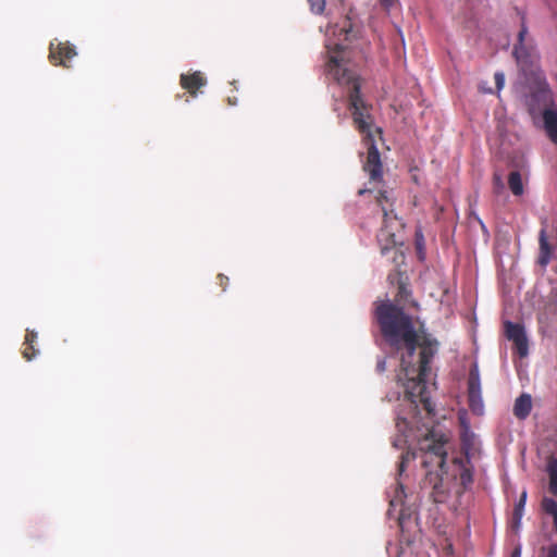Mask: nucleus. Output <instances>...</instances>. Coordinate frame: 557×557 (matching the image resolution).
Returning a JSON list of instances; mask_svg holds the SVG:
<instances>
[{
	"mask_svg": "<svg viewBox=\"0 0 557 557\" xmlns=\"http://www.w3.org/2000/svg\"><path fill=\"white\" fill-rule=\"evenodd\" d=\"M368 191H369L368 189H360V190L358 191V194H359V195H363V194H366V193H368Z\"/></svg>",
	"mask_w": 557,
	"mask_h": 557,
	"instance_id": "obj_33",
	"label": "nucleus"
},
{
	"mask_svg": "<svg viewBox=\"0 0 557 557\" xmlns=\"http://www.w3.org/2000/svg\"><path fill=\"white\" fill-rule=\"evenodd\" d=\"M527 495H528L527 491H522L519 500L515 505L512 518H511V527L513 530H518L520 527L525 502H527Z\"/></svg>",
	"mask_w": 557,
	"mask_h": 557,
	"instance_id": "obj_15",
	"label": "nucleus"
},
{
	"mask_svg": "<svg viewBox=\"0 0 557 557\" xmlns=\"http://www.w3.org/2000/svg\"><path fill=\"white\" fill-rule=\"evenodd\" d=\"M542 509L553 517L554 527L557 531V502L553 498L544 497L542 500Z\"/></svg>",
	"mask_w": 557,
	"mask_h": 557,
	"instance_id": "obj_18",
	"label": "nucleus"
},
{
	"mask_svg": "<svg viewBox=\"0 0 557 557\" xmlns=\"http://www.w3.org/2000/svg\"><path fill=\"white\" fill-rule=\"evenodd\" d=\"M527 35L528 28L522 24L518 34V44L513 48L516 61L524 73L532 72V69L537 61V54L534 47L524 42Z\"/></svg>",
	"mask_w": 557,
	"mask_h": 557,
	"instance_id": "obj_6",
	"label": "nucleus"
},
{
	"mask_svg": "<svg viewBox=\"0 0 557 557\" xmlns=\"http://www.w3.org/2000/svg\"><path fill=\"white\" fill-rule=\"evenodd\" d=\"M429 459L421 462L424 467L429 462L440 468V473L428 472L426 481L433 483L431 497L436 504H446L451 498L450 507L457 509L461 505V497L473 484V467L470 455H428Z\"/></svg>",
	"mask_w": 557,
	"mask_h": 557,
	"instance_id": "obj_2",
	"label": "nucleus"
},
{
	"mask_svg": "<svg viewBox=\"0 0 557 557\" xmlns=\"http://www.w3.org/2000/svg\"><path fill=\"white\" fill-rule=\"evenodd\" d=\"M24 345V349L22 351V355H23V358H25L27 361H30L32 359H34L37 354H38V350L35 348V345L34 344H23Z\"/></svg>",
	"mask_w": 557,
	"mask_h": 557,
	"instance_id": "obj_21",
	"label": "nucleus"
},
{
	"mask_svg": "<svg viewBox=\"0 0 557 557\" xmlns=\"http://www.w3.org/2000/svg\"><path fill=\"white\" fill-rule=\"evenodd\" d=\"M460 421V441H461V451L460 453H475L478 450L476 447V436L470 430V426L466 420L463 414L459 416Z\"/></svg>",
	"mask_w": 557,
	"mask_h": 557,
	"instance_id": "obj_12",
	"label": "nucleus"
},
{
	"mask_svg": "<svg viewBox=\"0 0 557 557\" xmlns=\"http://www.w3.org/2000/svg\"><path fill=\"white\" fill-rule=\"evenodd\" d=\"M308 3L314 14H322L324 12L325 0H308Z\"/></svg>",
	"mask_w": 557,
	"mask_h": 557,
	"instance_id": "obj_22",
	"label": "nucleus"
},
{
	"mask_svg": "<svg viewBox=\"0 0 557 557\" xmlns=\"http://www.w3.org/2000/svg\"><path fill=\"white\" fill-rule=\"evenodd\" d=\"M76 55L75 47L69 42H51L49 59L54 65L70 67L69 62Z\"/></svg>",
	"mask_w": 557,
	"mask_h": 557,
	"instance_id": "obj_9",
	"label": "nucleus"
},
{
	"mask_svg": "<svg viewBox=\"0 0 557 557\" xmlns=\"http://www.w3.org/2000/svg\"><path fill=\"white\" fill-rule=\"evenodd\" d=\"M546 471L549 476L548 491L554 496H557V469H556V466L547 465Z\"/></svg>",
	"mask_w": 557,
	"mask_h": 557,
	"instance_id": "obj_20",
	"label": "nucleus"
},
{
	"mask_svg": "<svg viewBox=\"0 0 557 557\" xmlns=\"http://www.w3.org/2000/svg\"><path fill=\"white\" fill-rule=\"evenodd\" d=\"M508 186L515 196H521L523 194V184L520 172L512 171L509 173Z\"/></svg>",
	"mask_w": 557,
	"mask_h": 557,
	"instance_id": "obj_17",
	"label": "nucleus"
},
{
	"mask_svg": "<svg viewBox=\"0 0 557 557\" xmlns=\"http://www.w3.org/2000/svg\"><path fill=\"white\" fill-rule=\"evenodd\" d=\"M505 333L509 341H512L520 357H525L529 352V343L521 324L506 322Z\"/></svg>",
	"mask_w": 557,
	"mask_h": 557,
	"instance_id": "obj_10",
	"label": "nucleus"
},
{
	"mask_svg": "<svg viewBox=\"0 0 557 557\" xmlns=\"http://www.w3.org/2000/svg\"><path fill=\"white\" fill-rule=\"evenodd\" d=\"M468 404L471 411L481 416L484 412V403L482 398L481 379L479 367L476 363L472 364L468 376Z\"/></svg>",
	"mask_w": 557,
	"mask_h": 557,
	"instance_id": "obj_7",
	"label": "nucleus"
},
{
	"mask_svg": "<svg viewBox=\"0 0 557 557\" xmlns=\"http://www.w3.org/2000/svg\"><path fill=\"white\" fill-rule=\"evenodd\" d=\"M398 485H399V488H400L401 494H404L403 485H401V484H398Z\"/></svg>",
	"mask_w": 557,
	"mask_h": 557,
	"instance_id": "obj_35",
	"label": "nucleus"
},
{
	"mask_svg": "<svg viewBox=\"0 0 557 557\" xmlns=\"http://www.w3.org/2000/svg\"><path fill=\"white\" fill-rule=\"evenodd\" d=\"M380 3L386 11H389L398 3V0H380Z\"/></svg>",
	"mask_w": 557,
	"mask_h": 557,
	"instance_id": "obj_26",
	"label": "nucleus"
},
{
	"mask_svg": "<svg viewBox=\"0 0 557 557\" xmlns=\"http://www.w3.org/2000/svg\"><path fill=\"white\" fill-rule=\"evenodd\" d=\"M416 455H401V461L398 465L399 474H401L405 470V466L411 458H414Z\"/></svg>",
	"mask_w": 557,
	"mask_h": 557,
	"instance_id": "obj_24",
	"label": "nucleus"
},
{
	"mask_svg": "<svg viewBox=\"0 0 557 557\" xmlns=\"http://www.w3.org/2000/svg\"><path fill=\"white\" fill-rule=\"evenodd\" d=\"M396 434L393 447L406 453H447L451 435L440 425L426 429L423 433L414 431L411 423L400 414L396 417Z\"/></svg>",
	"mask_w": 557,
	"mask_h": 557,
	"instance_id": "obj_4",
	"label": "nucleus"
},
{
	"mask_svg": "<svg viewBox=\"0 0 557 557\" xmlns=\"http://www.w3.org/2000/svg\"><path fill=\"white\" fill-rule=\"evenodd\" d=\"M552 256V248L547 242L545 230L540 232V257L539 263L543 267L547 265Z\"/></svg>",
	"mask_w": 557,
	"mask_h": 557,
	"instance_id": "obj_16",
	"label": "nucleus"
},
{
	"mask_svg": "<svg viewBox=\"0 0 557 557\" xmlns=\"http://www.w3.org/2000/svg\"><path fill=\"white\" fill-rule=\"evenodd\" d=\"M546 557H557V545H553L548 549V554Z\"/></svg>",
	"mask_w": 557,
	"mask_h": 557,
	"instance_id": "obj_29",
	"label": "nucleus"
},
{
	"mask_svg": "<svg viewBox=\"0 0 557 557\" xmlns=\"http://www.w3.org/2000/svg\"><path fill=\"white\" fill-rule=\"evenodd\" d=\"M376 203L383 212V225L377 233V242L381 246L382 255H386L391 250H395L396 246V232L404 227V223L395 214L393 201L388 191L381 190L376 195Z\"/></svg>",
	"mask_w": 557,
	"mask_h": 557,
	"instance_id": "obj_5",
	"label": "nucleus"
},
{
	"mask_svg": "<svg viewBox=\"0 0 557 557\" xmlns=\"http://www.w3.org/2000/svg\"><path fill=\"white\" fill-rule=\"evenodd\" d=\"M495 83H496V87L497 89H502L504 87V84H505V76L503 73H495Z\"/></svg>",
	"mask_w": 557,
	"mask_h": 557,
	"instance_id": "obj_25",
	"label": "nucleus"
},
{
	"mask_svg": "<svg viewBox=\"0 0 557 557\" xmlns=\"http://www.w3.org/2000/svg\"><path fill=\"white\" fill-rule=\"evenodd\" d=\"M543 120L548 137L557 145V111L546 109L543 113Z\"/></svg>",
	"mask_w": 557,
	"mask_h": 557,
	"instance_id": "obj_13",
	"label": "nucleus"
},
{
	"mask_svg": "<svg viewBox=\"0 0 557 557\" xmlns=\"http://www.w3.org/2000/svg\"><path fill=\"white\" fill-rule=\"evenodd\" d=\"M37 337H38L37 332H35L33 330L32 331L27 330L24 342H25V344H34L35 345Z\"/></svg>",
	"mask_w": 557,
	"mask_h": 557,
	"instance_id": "obj_23",
	"label": "nucleus"
},
{
	"mask_svg": "<svg viewBox=\"0 0 557 557\" xmlns=\"http://www.w3.org/2000/svg\"><path fill=\"white\" fill-rule=\"evenodd\" d=\"M396 502L401 503V496L398 494L391 500V506H395Z\"/></svg>",
	"mask_w": 557,
	"mask_h": 557,
	"instance_id": "obj_30",
	"label": "nucleus"
},
{
	"mask_svg": "<svg viewBox=\"0 0 557 557\" xmlns=\"http://www.w3.org/2000/svg\"><path fill=\"white\" fill-rule=\"evenodd\" d=\"M363 141L368 146L367 160L363 164V170L369 174L371 181L380 182L383 176V164L380 152L375 146L374 138Z\"/></svg>",
	"mask_w": 557,
	"mask_h": 557,
	"instance_id": "obj_8",
	"label": "nucleus"
},
{
	"mask_svg": "<svg viewBox=\"0 0 557 557\" xmlns=\"http://www.w3.org/2000/svg\"><path fill=\"white\" fill-rule=\"evenodd\" d=\"M410 295H411V292L408 288L407 284L401 278H399L397 294H396V301L405 305L408 302Z\"/></svg>",
	"mask_w": 557,
	"mask_h": 557,
	"instance_id": "obj_19",
	"label": "nucleus"
},
{
	"mask_svg": "<svg viewBox=\"0 0 557 557\" xmlns=\"http://www.w3.org/2000/svg\"><path fill=\"white\" fill-rule=\"evenodd\" d=\"M531 409H532L531 396L529 394H522L515 401L513 414L518 419L523 420L530 414Z\"/></svg>",
	"mask_w": 557,
	"mask_h": 557,
	"instance_id": "obj_14",
	"label": "nucleus"
},
{
	"mask_svg": "<svg viewBox=\"0 0 557 557\" xmlns=\"http://www.w3.org/2000/svg\"><path fill=\"white\" fill-rule=\"evenodd\" d=\"M180 84L191 97H196L198 90L206 86L207 78L201 72L196 71L193 73L181 74Z\"/></svg>",
	"mask_w": 557,
	"mask_h": 557,
	"instance_id": "obj_11",
	"label": "nucleus"
},
{
	"mask_svg": "<svg viewBox=\"0 0 557 557\" xmlns=\"http://www.w3.org/2000/svg\"><path fill=\"white\" fill-rule=\"evenodd\" d=\"M326 70L338 84L348 87V110L350 111L355 127L363 135V140L374 138V119L371 114L372 106L367 103L360 94L361 84L359 76L348 67V63L339 51L330 57Z\"/></svg>",
	"mask_w": 557,
	"mask_h": 557,
	"instance_id": "obj_3",
	"label": "nucleus"
},
{
	"mask_svg": "<svg viewBox=\"0 0 557 557\" xmlns=\"http://www.w3.org/2000/svg\"><path fill=\"white\" fill-rule=\"evenodd\" d=\"M218 280H219V284L222 287V289L225 290L228 285V277L224 274H219Z\"/></svg>",
	"mask_w": 557,
	"mask_h": 557,
	"instance_id": "obj_27",
	"label": "nucleus"
},
{
	"mask_svg": "<svg viewBox=\"0 0 557 557\" xmlns=\"http://www.w3.org/2000/svg\"><path fill=\"white\" fill-rule=\"evenodd\" d=\"M548 466H556V469H557V458H550L547 462Z\"/></svg>",
	"mask_w": 557,
	"mask_h": 557,
	"instance_id": "obj_31",
	"label": "nucleus"
},
{
	"mask_svg": "<svg viewBox=\"0 0 557 557\" xmlns=\"http://www.w3.org/2000/svg\"><path fill=\"white\" fill-rule=\"evenodd\" d=\"M351 29V25H349V28H347L346 26L343 27V30H345L346 33H349Z\"/></svg>",
	"mask_w": 557,
	"mask_h": 557,
	"instance_id": "obj_34",
	"label": "nucleus"
},
{
	"mask_svg": "<svg viewBox=\"0 0 557 557\" xmlns=\"http://www.w3.org/2000/svg\"><path fill=\"white\" fill-rule=\"evenodd\" d=\"M495 181H496L497 184H499V185L502 184V180H500V177L498 175L495 176Z\"/></svg>",
	"mask_w": 557,
	"mask_h": 557,
	"instance_id": "obj_32",
	"label": "nucleus"
},
{
	"mask_svg": "<svg viewBox=\"0 0 557 557\" xmlns=\"http://www.w3.org/2000/svg\"><path fill=\"white\" fill-rule=\"evenodd\" d=\"M375 318L384 342L392 350L400 352V373L397 377L406 396L414 407L420 404L428 414H432L434 407L430 399L428 377L437 342L426 336L420 337L412 318L404 308L389 301L376 307Z\"/></svg>",
	"mask_w": 557,
	"mask_h": 557,
	"instance_id": "obj_1",
	"label": "nucleus"
},
{
	"mask_svg": "<svg viewBox=\"0 0 557 557\" xmlns=\"http://www.w3.org/2000/svg\"><path fill=\"white\" fill-rule=\"evenodd\" d=\"M385 370H386V360L383 358L376 362V371L379 373H383Z\"/></svg>",
	"mask_w": 557,
	"mask_h": 557,
	"instance_id": "obj_28",
	"label": "nucleus"
}]
</instances>
